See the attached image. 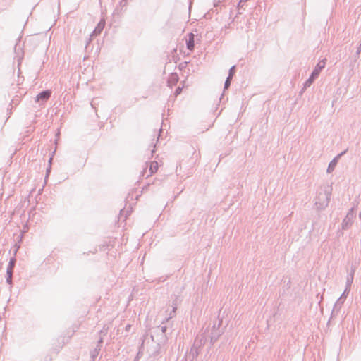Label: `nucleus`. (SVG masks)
Returning <instances> with one entry per match:
<instances>
[{
    "label": "nucleus",
    "instance_id": "1a4fd4ad",
    "mask_svg": "<svg viewBox=\"0 0 361 361\" xmlns=\"http://www.w3.org/2000/svg\"><path fill=\"white\" fill-rule=\"evenodd\" d=\"M105 25V21L104 20H101L99 23L97 24V27L91 34L92 36H97L101 33V32L103 30Z\"/></svg>",
    "mask_w": 361,
    "mask_h": 361
},
{
    "label": "nucleus",
    "instance_id": "9b49d317",
    "mask_svg": "<svg viewBox=\"0 0 361 361\" xmlns=\"http://www.w3.org/2000/svg\"><path fill=\"white\" fill-rule=\"evenodd\" d=\"M200 352V349H197V348L192 346L190 350V353L187 357L188 360H190V361H193L195 358L197 357Z\"/></svg>",
    "mask_w": 361,
    "mask_h": 361
},
{
    "label": "nucleus",
    "instance_id": "7ed1b4c3",
    "mask_svg": "<svg viewBox=\"0 0 361 361\" xmlns=\"http://www.w3.org/2000/svg\"><path fill=\"white\" fill-rule=\"evenodd\" d=\"M325 65L326 59H323L319 61V63L317 64L316 67L313 70L311 75L305 82V87H310L312 85L315 78H317L319 76L321 71L325 67Z\"/></svg>",
    "mask_w": 361,
    "mask_h": 361
},
{
    "label": "nucleus",
    "instance_id": "2eb2a0df",
    "mask_svg": "<svg viewBox=\"0 0 361 361\" xmlns=\"http://www.w3.org/2000/svg\"><path fill=\"white\" fill-rule=\"evenodd\" d=\"M194 37H195V35L192 33H190L189 35V38H188V39L187 41V43H186L187 49L190 50V51L194 49V47H195Z\"/></svg>",
    "mask_w": 361,
    "mask_h": 361
},
{
    "label": "nucleus",
    "instance_id": "f03ea898",
    "mask_svg": "<svg viewBox=\"0 0 361 361\" xmlns=\"http://www.w3.org/2000/svg\"><path fill=\"white\" fill-rule=\"evenodd\" d=\"M221 325V320L216 319L213 322V325L212 328L209 326L203 329L202 331H206L207 338H210V341L212 343H214L219 337L222 334L223 331L220 329V326Z\"/></svg>",
    "mask_w": 361,
    "mask_h": 361
},
{
    "label": "nucleus",
    "instance_id": "4468645a",
    "mask_svg": "<svg viewBox=\"0 0 361 361\" xmlns=\"http://www.w3.org/2000/svg\"><path fill=\"white\" fill-rule=\"evenodd\" d=\"M344 300L345 299H343V297H340L334 304V307L332 312H338L340 310L342 305L343 304Z\"/></svg>",
    "mask_w": 361,
    "mask_h": 361
},
{
    "label": "nucleus",
    "instance_id": "412c9836",
    "mask_svg": "<svg viewBox=\"0 0 361 361\" xmlns=\"http://www.w3.org/2000/svg\"><path fill=\"white\" fill-rule=\"evenodd\" d=\"M126 4H127V0H121V1L119 3L120 6H121V7L126 6Z\"/></svg>",
    "mask_w": 361,
    "mask_h": 361
},
{
    "label": "nucleus",
    "instance_id": "c85d7f7f",
    "mask_svg": "<svg viewBox=\"0 0 361 361\" xmlns=\"http://www.w3.org/2000/svg\"><path fill=\"white\" fill-rule=\"evenodd\" d=\"M188 358L186 357V358H185V361H187V360H188ZM189 361H190V360H189Z\"/></svg>",
    "mask_w": 361,
    "mask_h": 361
},
{
    "label": "nucleus",
    "instance_id": "f3484780",
    "mask_svg": "<svg viewBox=\"0 0 361 361\" xmlns=\"http://www.w3.org/2000/svg\"><path fill=\"white\" fill-rule=\"evenodd\" d=\"M15 264H16V259L14 257H13L9 261V263H8V265L7 267V270H6V274H13Z\"/></svg>",
    "mask_w": 361,
    "mask_h": 361
},
{
    "label": "nucleus",
    "instance_id": "cd10ccee",
    "mask_svg": "<svg viewBox=\"0 0 361 361\" xmlns=\"http://www.w3.org/2000/svg\"><path fill=\"white\" fill-rule=\"evenodd\" d=\"M146 171H147V169H145L143 170V171L142 172V176H145V174L146 173Z\"/></svg>",
    "mask_w": 361,
    "mask_h": 361
},
{
    "label": "nucleus",
    "instance_id": "ddd939ff",
    "mask_svg": "<svg viewBox=\"0 0 361 361\" xmlns=\"http://www.w3.org/2000/svg\"><path fill=\"white\" fill-rule=\"evenodd\" d=\"M177 305H178V298H176L175 300L173 301L172 309L169 313V317L166 319V321H168L169 319H171L175 316L176 312L177 310Z\"/></svg>",
    "mask_w": 361,
    "mask_h": 361
},
{
    "label": "nucleus",
    "instance_id": "aec40b11",
    "mask_svg": "<svg viewBox=\"0 0 361 361\" xmlns=\"http://www.w3.org/2000/svg\"><path fill=\"white\" fill-rule=\"evenodd\" d=\"M349 290H350V288H348V287H345V289L344 290V292L343 293V294L341 295V297H343V299H345L346 298V295L348 294L349 293Z\"/></svg>",
    "mask_w": 361,
    "mask_h": 361
},
{
    "label": "nucleus",
    "instance_id": "20e7f679",
    "mask_svg": "<svg viewBox=\"0 0 361 361\" xmlns=\"http://www.w3.org/2000/svg\"><path fill=\"white\" fill-rule=\"evenodd\" d=\"M354 209L352 208L345 216V219H343L342 222V228L343 229H348L353 224V220L355 217L354 214Z\"/></svg>",
    "mask_w": 361,
    "mask_h": 361
},
{
    "label": "nucleus",
    "instance_id": "6e6552de",
    "mask_svg": "<svg viewBox=\"0 0 361 361\" xmlns=\"http://www.w3.org/2000/svg\"><path fill=\"white\" fill-rule=\"evenodd\" d=\"M235 66H233L228 72V75L224 83V89H228L231 85V81L235 74Z\"/></svg>",
    "mask_w": 361,
    "mask_h": 361
},
{
    "label": "nucleus",
    "instance_id": "6ab92c4d",
    "mask_svg": "<svg viewBox=\"0 0 361 361\" xmlns=\"http://www.w3.org/2000/svg\"><path fill=\"white\" fill-rule=\"evenodd\" d=\"M12 275H13V274H7L6 282L8 284H11L12 283Z\"/></svg>",
    "mask_w": 361,
    "mask_h": 361
},
{
    "label": "nucleus",
    "instance_id": "5701e85b",
    "mask_svg": "<svg viewBox=\"0 0 361 361\" xmlns=\"http://www.w3.org/2000/svg\"><path fill=\"white\" fill-rule=\"evenodd\" d=\"M108 331V328H106L105 326L100 331V334H103L104 336L106 334Z\"/></svg>",
    "mask_w": 361,
    "mask_h": 361
},
{
    "label": "nucleus",
    "instance_id": "f8f14e48",
    "mask_svg": "<svg viewBox=\"0 0 361 361\" xmlns=\"http://www.w3.org/2000/svg\"><path fill=\"white\" fill-rule=\"evenodd\" d=\"M355 271V266H352L350 273L348 276L347 281H346V287H348L349 288H350L351 284L353 281Z\"/></svg>",
    "mask_w": 361,
    "mask_h": 361
},
{
    "label": "nucleus",
    "instance_id": "b1692460",
    "mask_svg": "<svg viewBox=\"0 0 361 361\" xmlns=\"http://www.w3.org/2000/svg\"><path fill=\"white\" fill-rule=\"evenodd\" d=\"M221 0H214V6H218L221 4Z\"/></svg>",
    "mask_w": 361,
    "mask_h": 361
},
{
    "label": "nucleus",
    "instance_id": "a211bd4d",
    "mask_svg": "<svg viewBox=\"0 0 361 361\" xmlns=\"http://www.w3.org/2000/svg\"><path fill=\"white\" fill-rule=\"evenodd\" d=\"M178 80V78L177 74H176V73L172 74L168 80V83L171 86L174 85L177 82Z\"/></svg>",
    "mask_w": 361,
    "mask_h": 361
},
{
    "label": "nucleus",
    "instance_id": "bb28decb",
    "mask_svg": "<svg viewBox=\"0 0 361 361\" xmlns=\"http://www.w3.org/2000/svg\"><path fill=\"white\" fill-rule=\"evenodd\" d=\"M131 328V326L130 324L127 325L126 326V331H128L130 330V329Z\"/></svg>",
    "mask_w": 361,
    "mask_h": 361
},
{
    "label": "nucleus",
    "instance_id": "a878e982",
    "mask_svg": "<svg viewBox=\"0 0 361 361\" xmlns=\"http://www.w3.org/2000/svg\"><path fill=\"white\" fill-rule=\"evenodd\" d=\"M161 330L162 333L164 334L166 331V326H161Z\"/></svg>",
    "mask_w": 361,
    "mask_h": 361
},
{
    "label": "nucleus",
    "instance_id": "9d476101",
    "mask_svg": "<svg viewBox=\"0 0 361 361\" xmlns=\"http://www.w3.org/2000/svg\"><path fill=\"white\" fill-rule=\"evenodd\" d=\"M344 153H345V152L341 153L340 154L338 155V157H335L329 163V164L328 166V169H327V173H331L334 170V169H335V167H336V166L337 164L338 158L340 157L341 156H342Z\"/></svg>",
    "mask_w": 361,
    "mask_h": 361
},
{
    "label": "nucleus",
    "instance_id": "f257e3e1",
    "mask_svg": "<svg viewBox=\"0 0 361 361\" xmlns=\"http://www.w3.org/2000/svg\"><path fill=\"white\" fill-rule=\"evenodd\" d=\"M331 192L332 187L328 184L323 185L317 189L314 199L317 210H323L329 205Z\"/></svg>",
    "mask_w": 361,
    "mask_h": 361
},
{
    "label": "nucleus",
    "instance_id": "39448f33",
    "mask_svg": "<svg viewBox=\"0 0 361 361\" xmlns=\"http://www.w3.org/2000/svg\"><path fill=\"white\" fill-rule=\"evenodd\" d=\"M204 334H206V331H202L200 334H199L195 339L192 346L200 350L207 341V336Z\"/></svg>",
    "mask_w": 361,
    "mask_h": 361
},
{
    "label": "nucleus",
    "instance_id": "dca6fc26",
    "mask_svg": "<svg viewBox=\"0 0 361 361\" xmlns=\"http://www.w3.org/2000/svg\"><path fill=\"white\" fill-rule=\"evenodd\" d=\"M157 169H158V163L157 161L151 162L149 169V173L147 174V176H149L152 175L153 173H154L155 172H157Z\"/></svg>",
    "mask_w": 361,
    "mask_h": 361
},
{
    "label": "nucleus",
    "instance_id": "393cba45",
    "mask_svg": "<svg viewBox=\"0 0 361 361\" xmlns=\"http://www.w3.org/2000/svg\"><path fill=\"white\" fill-rule=\"evenodd\" d=\"M181 90H181V88H180V87H178V88L176 90V92H175L176 94V95H178V94H180Z\"/></svg>",
    "mask_w": 361,
    "mask_h": 361
},
{
    "label": "nucleus",
    "instance_id": "0eeeda50",
    "mask_svg": "<svg viewBox=\"0 0 361 361\" xmlns=\"http://www.w3.org/2000/svg\"><path fill=\"white\" fill-rule=\"evenodd\" d=\"M102 343H103V338L100 337V338L97 344V346L95 347V348L94 350H92L90 352V357H91L92 361H94L96 357L98 356V355L101 350Z\"/></svg>",
    "mask_w": 361,
    "mask_h": 361
},
{
    "label": "nucleus",
    "instance_id": "4be33fe9",
    "mask_svg": "<svg viewBox=\"0 0 361 361\" xmlns=\"http://www.w3.org/2000/svg\"><path fill=\"white\" fill-rule=\"evenodd\" d=\"M248 0H240L238 3V7L240 8H242L243 6V3L247 1Z\"/></svg>",
    "mask_w": 361,
    "mask_h": 361
},
{
    "label": "nucleus",
    "instance_id": "423d86ee",
    "mask_svg": "<svg viewBox=\"0 0 361 361\" xmlns=\"http://www.w3.org/2000/svg\"><path fill=\"white\" fill-rule=\"evenodd\" d=\"M51 94V92L50 90L42 91L37 95L35 102H39L40 104H44L49 99Z\"/></svg>",
    "mask_w": 361,
    "mask_h": 361
}]
</instances>
